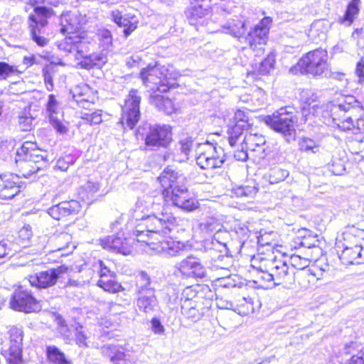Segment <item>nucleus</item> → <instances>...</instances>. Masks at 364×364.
Instances as JSON below:
<instances>
[{
	"mask_svg": "<svg viewBox=\"0 0 364 364\" xmlns=\"http://www.w3.org/2000/svg\"><path fill=\"white\" fill-rule=\"evenodd\" d=\"M364 112L358 105L355 97L346 96L342 102L331 109L334 124L342 131L362 130L364 129Z\"/></svg>",
	"mask_w": 364,
	"mask_h": 364,
	"instance_id": "1",
	"label": "nucleus"
},
{
	"mask_svg": "<svg viewBox=\"0 0 364 364\" xmlns=\"http://www.w3.org/2000/svg\"><path fill=\"white\" fill-rule=\"evenodd\" d=\"M320 147V141L318 139H312L309 137H301L299 141V149L301 151L316 154L318 152Z\"/></svg>",
	"mask_w": 364,
	"mask_h": 364,
	"instance_id": "36",
	"label": "nucleus"
},
{
	"mask_svg": "<svg viewBox=\"0 0 364 364\" xmlns=\"http://www.w3.org/2000/svg\"><path fill=\"white\" fill-rule=\"evenodd\" d=\"M138 240L139 241L140 239H138ZM141 241L146 242L156 252L164 254L168 257L178 255L182 250L181 242L174 240L172 237L166 240L159 241V242H155L154 241L149 242L144 239H141Z\"/></svg>",
	"mask_w": 364,
	"mask_h": 364,
	"instance_id": "23",
	"label": "nucleus"
},
{
	"mask_svg": "<svg viewBox=\"0 0 364 364\" xmlns=\"http://www.w3.org/2000/svg\"><path fill=\"white\" fill-rule=\"evenodd\" d=\"M274 64L275 56L274 54L270 53L259 63L258 73L262 75L269 74L274 69Z\"/></svg>",
	"mask_w": 364,
	"mask_h": 364,
	"instance_id": "44",
	"label": "nucleus"
},
{
	"mask_svg": "<svg viewBox=\"0 0 364 364\" xmlns=\"http://www.w3.org/2000/svg\"><path fill=\"white\" fill-rule=\"evenodd\" d=\"M276 237V233L274 232H264L263 234H260L258 237V242L262 245H272L274 243V237Z\"/></svg>",
	"mask_w": 364,
	"mask_h": 364,
	"instance_id": "55",
	"label": "nucleus"
},
{
	"mask_svg": "<svg viewBox=\"0 0 364 364\" xmlns=\"http://www.w3.org/2000/svg\"><path fill=\"white\" fill-rule=\"evenodd\" d=\"M140 77L143 85L149 91L165 92L174 87L175 82H171L168 78V69L163 65H149L141 69Z\"/></svg>",
	"mask_w": 364,
	"mask_h": 364,
	"instance_id": "4",
	"label": "nucleus"
},
{
	"mask_svg": "<svg viewBox=\"0 0 364 364\" xmlns=\"http://www.w3.org/2000/svg\"><path fill=\"white\" fill-rule=\"evenodd\" d=\"M173 223L169 217L161 213V217L155 215H149L143 217L140 223L136 226L134 235L136 237L143 235L145 232L149 237L146 240H158L159 237L169 233L173 229Z\"/></svg>",
	"mask_w": 364,
	"mask_h": 364,
	"instance_id": "3",
	"label": "nucleus"
},
{
	"mask_svg": "<svg viewBox=\"0 0 364 364\" xmlns=\"http://www.w3.org/2000/svg\"><path fill=\"white\" fill-rule=\"evenodd\" d=\"M151 331L155 333V334H163L164 332V326L162 325L161 322L160 321V320L157 318H153L151 321Z\"/></svg>",
	"mask_w": 364,
	"mask_h": 364,
	"instance_id": "62",
	"label": "nucleus"
},
{
	"mask_svg": "<svg viewBox=\"0 0 364 364\" xmlns=\"http://www.w3.org/2000/svg\"><path fill=\"white\" fill-rule=\"evenodd\" d=\"M58 49L65 55L75 53V58L82 56L88 48V43L82 34H67L63 40L56 43Z\"/></svg>",
	"mask_w": 364,
	"mask_h": 364,
	"instance_id": "18",
	"label": "nucleus"
},
{
	"mask_svg": "<svg viewBox=\"0 0 364 364\" xmlns=\"http://www.w3.org/2000/svg\"><path fill=\"white\" fill-rule=\"evenodd\" d=\"M265 122L272 129L285 136L287 141L294 137V115L287 110V107H282L272 115L267 116Z\"/></svg>",
	"mask_w": 364,
	"mask_h": 364,
	"instance_id": "8",
	"label": "nucleus"
},
{
	"mask_svg": "<svg viewBox=\"0 0 364 364\" xmlns=\"http://www.w3.org/2000/svg\"><path fill=\"white\" fill-rule=\"evenodd\" d=\"M176 178L174 172L171 170L164 171L158 177L159 183L164 188L159 200L163 199L167 203L171 202L173 205L182 208V189L179 186L173 187Z\"/></svg>",
	"mask_w": 364,
	"mask_h": 364,
	"instance_id": "13",
	"label": "nucleus"
},
{
	"mask_svg": "<svg viewBox=\"0 0 364 364\" xmlns=\"http://www.w3.org/2000/svg\"><path fill=\"white\" fill-rule=\"evenodd\" d=\"M100 190V183L97 181L89 178L86 183L82 185L78 190V196L82 201L90 203L94 195Z\"/></svg>",
	"mask_w": 364,
	"mask_h": 364,
	"instance_id": "29",
	"label": "nucleus"
},
{
	"mask_svg": "<svg viewBox=\"0 0 364 364\" xmlns=\"http://www.w3.org/2000/svg\"><path fill=\"white\" fill-rule=\"evenodd\" d=\"M290 262L294 268L304 271L309 266L310 261L299 255H292L290 257Z\"/></svg>",
	"mask_w": 364,
	"mask_h": 364,
	"instance_id": "48",
	"label": "nucleus"
},
{
	"mask_svg": "<svg viewBox=\"0 0 364 364\" xmlns=\"http://www.w3.org/2000/svg\"><path fill=\"white\" fill-rule=\"evenodd\" d=\"M330 171L334 175H342L345 171V166L341 160H333L329 166Z\"/></svg>",
	"mask_w": 364,
	"mask_h": 364,
	"instance_id": "57",
	"label": "nucleus"
},
{
	"mask_svg": "<svg viewBox=\"0 0 364 364\" xmlns=\"http://www.w3.org/2000/svg\"><path fill=\"white\" fill-rule=\"evenodd\" d=\"M355 73L359 77V82H364V58H362L357 63Z\"/></svg>",
	"mask_w": 364,
	"mask_h": 364,
	"instance_id": "64",
	"label": "nucleus"
},
{
	"mask_svg": "<svg viewBox=\"0 0 364 364\" xmlns=\"http://www.w3.org/2000/svg\"><path fill=\"white\" fill-rule=\"evenodd\" d=\"M354 351H355V343L353 342L346 344L343 349V353L346 355L353 354L348 364H364V347L355 354H353Z\"/></svg>",
	"mask_w": 364,
	"mask_h": 364,
	"instance_id": "33",
	"label": "nucleus"
},
{
	"mask_svg": "<svg viewBox=\"0 0 364 364\" xmlns=\"http://www.w3.org/2000/svg\"><path fill=\"white\" fill-rule=\"evenodd\" d=\"M112 18L116 24L124 28L123 33L126 38L137 28L138 20L135 16L122 15L119 10H114L112 11Z\"/></svg>",
	"mask_w": 364,
	"mask_h": 364,
	"instance_id": "27",
	"label": "nucleus"
},
{
	"mask_svg": "<svg viewBox=\"0 0 364 364\" xmlns=\"http://www.w3.org/2000/svg\"><path fill=\"white\" fill-rule=\"evenodd\" d=\"M186 310V316L187 319L192 322H196L201 317V314L197 308L196 301L186 300L183 301V310Z\"/></svg>",
	"mask_w": 364,
	"mask_h": 364,
	"instance_id": "37",
	"label": "nucleus"
},
{
	"mask_svg": "<svg viewBox=\"0 0 364 364\" xmlns=\"http://www.w3.org/2000/svg\"><path fill=\"white\" fill-rule=\"evenodd\" d=\"M11 243L9 241L0 242V259L7 257L11 253Z\"/></svg>",
	"mask_w": 364,
	"mask_h": 364,
	"instance_id": "61",
	"label": "nucleus"
},
{
	"mask_svg": "<svg viewBox=\"0 0 364 364\" xmlns=\"http://www.w3.org/2000/svg\"><path fill=\"white\" fill-rule=\"evenodd\" d=\"M183 274L188 277L202 278L205 275V268L200 263L198 259L188 257L183 261Z\"/></svg>",
	"mask_w": 364,
	"mask_h": 364,
	"instance_id": "31",
	"label": "nucleus"
},
{
	"mask_svg": "<svg viewBox=\"0 0 364 364\" xmlns=\"http://www.w3.org/2000/svg\"><path fill=\"white\" fill-rule=\"evenodd\" d=\"M81 208L80 203L75 200L63 201L48 209V214L55 220L78 213Z\"/></svg>",
	"mask_w": 364,
	"mask_h": 364,
	"instance_id": "25",
	"label": "nucleus"
},
{
	"mask_svg": "<svg viewBox=\"0 0 364 364\" xmlns=\"http://www.w3.org/2000/svg\"><path fill=\"white\" fill-rule=\"evenodd\" d=\"M272 19L269 17L263 18L245 37L250 48L255 53V55L263 53V46L266 44L267 35Z\"/></svg>",
	"mask_w": 364,
	"mask_h": 364,
	"instance_id": "14",
	"label": "nucleus"
},
{
	"mask_svg": "<svg viewBox=\"0 0 364 364\" xmlns=\"http://www.w3.org/2000/svg\"><path fill=\"white\" fill-rule=\"evenodd\" d=\"M83 18L77 11H68L60 18V32L63 34H82L80 33Z\"/></svg>",
	"mask_w": 364,
	"mask_h": 364,
	"instance_id": "21",
	"label": "nucleus"
},
{
	"mask_svg": "<svg viewBox=\"0 0 364 364\" xmlns=\"http://www.w3.org/2000/svg\"><path fill=\"white\" fill-rule=\"evenodd\" d=\"M349 232V228L344 233V248L339 255L342 263L348 265L352 264H360L363 258V239L355 237L350 240H346V234Z\"/></svg>",
	"mask_w": 364,
	"mask_h": 364,
	"instance_id": "15",
	"label": "nucleus"
},
{
	"mask_svg": "<svg viewBox=\"0 0 364 364\" xmlns=\"http://www.w3.org/2000/svg\"><path fill=\"white\" fill-rule=\"evenodd\" d=\"M46 355L48 360L53 364H73L71 360L65 357L64 353L55 346L46 347Z\"/></svg>",
	"mask_w": 364,
	"mask_h": 364,
	"instance_id": "32",
	"label": "nucleus"
},
{
	"mask_svg": "<svg viewBox=\"0 0 364 364\" xmlns=\"http://www.w3.org/2000/svg\"><path fill=\"white\" fill-rule=\"evenodd\" d=\"M100 244L105 250L124 255H129L132 252L129 240L123 236H107L100 240Z\"/></svg>",
	"mask_w": 364,
	"mask_h": 364,
	"instance_id": "22",
	"label": "nucleus"
},
{
	"mask_svg": "<svg viewBox=\"0 0 364 364\" xmlns=\"http://www.w3.org/2000/svg\"><path fill=\"white\" fill-rule=\"evenodd\" d=\"M82 118L89 122L91 125L99 124L102 122V111L97 110L93 112L82 114Z\"/></svg>",
	"mask_w": 364,
	"mask_h": 364,
	"instance_id": "49",
	"label": "nucleus"
},
{
	"mask_svg": "<svg viewBox=\"0 0 364 364\" xmlns=\"http://www.w3.org/2000/svg\"><path fill=\"white\" fill-rule=\"evenodd\" d=\"M41 151L37 149L36 143L31 141H25L21 147L17 151L18 156H23V160L32 161L36 155H38L37 152Z\"/></svg>",
	"mask_w": 364,
	"mask_h": 364,
	"instance_id": "35",
	"label": "nucleus"
},
{
	"mask_svg": "<svg viewBox=\"0 0 364 364\" xmlns=\"http://www.w3.org/2000/svg\"><path fill=\"white\" fill-rule=\"evenodd\" d=\"M141 97L139 95V90L132 89L124 100V105L122 107L120 122L124 128L127 127L132 129L139 122L141 117Z\"/></svg>",
	"mask_w": 364,
	"mask_h": 364,
	"instance_id": "10",
	"label": "nucleus"
},
{
	"mask_svg": "<svg viewBox=\"0 0 364 364\" xmlns=\"http://www.w3.org/2000/svg\"><path fill=\"white\" fill-rule=\"evenodd\" d=\"M360 11L358 6L348 4L345 14L341 19V23L346 26H350L357 18Z\"/></svg>",
	"mask_w": 364,
	"mask_h": 364,
	"instance_id": "41",
	"label": "nucleus"
},
{
	"mask_svg": "<svg viewBox=\"0 0 364 364\" xmlns=\"http://www.w3.org/2000/svg\"><path fill=\"white\" fill-rule=\"evenodd\" d=\"M136 285L139 294H144L143 291H148V290H153L149 288L150 279L148 274L144 272H141L136 277Z\"/></svg>",
	"mask_w": 364,
	"mask_h": 364,
	"instance_id": "43",
	"label": "nucleus"
},
{
	"mask_svg": "<svg viewBox=\"0 0 364 364\" xmlns=\"http://www.w3.org/2000/svg\"><path fill=\"white\" fill-rule=\"evenodd\" d=\"M71 92L74 101L79 107L88 110L92 109L97 97L93 90L87 85H78Z\"/></svg>",
	"mask_w": 364,
	"mask_h": 364,
	"instance_id": "26",
	"label": "nucleus"
},
{
	"mask_svg": "<svg viewBox=\"0 0 364 364\" xmlns=\"http://www.w3.org/2000/svg\"><path fill=\"white\" fill-rule=\"evenodd\" d=\"M363 239V258L362 262L364 263V230L358 229L354 226L349 227V232L346 234V240H350L353 236Z\"/></svg>",
	"mask_w": 364,
	"mask_h": 364,
	"instance_id": "54",
	"label": "nucleus"
},
{
	"mask_svg": "<svg viewBox=\"0 0 364 364\" xmlns=\"http://www.w3.org/2000/svg\"><path fill=\"white\" fill-rule=\"evenodd\" d=\"M52 70L53 68H50L49 67H46L43 69L44 82L48 91H51L53 89Z\"/></svg>",
	"mask_w": 364,
	"mask_h": 364,
	"instance_id": "53",
	"label": "nucleus"
},
{
	"mask_svg": "<svg viewBox=\"0 0 364 364\" xmlns=\"http://www.w3.org/2000/svg\"><path fill=\"white\" fill-rule=\"evenodd\" d=\"M235 149L233 156L234 158L240 161H245L249 156L248 151H250L247 149L245 148V146L242 142H238L237 146H232Z\"/></svg>",
	"mask_w": 364,
	"mask_h": 364,
	"instance_id": "47",
	"label": "nucleus"
},
{
	"mask_svg": "<svg viewBox=\"0 0 364 364\" xmlns=\"http://www.w3.org/2000/svg\"><path fill=\"white\" fill-rule=\"evenodd\" d=\"M301 72L314 77H327L329 74L328 53L322 48L308 52L298 62Z\"/></svg>",
	"mask_w": 364,
	"mask_h": 364,
	"instance_id": "5",
	"label": "nucleus"
},
{
	"mask_svg": "<svg viewBox=\"0 0 364 364\" xmlns=\"http://www.w3.org/2000/svg\"><path fill=\"white\" fill-rule=\"evenodd\" d=\"M136 306L139 311L146 314L154 311L157 306L154 290H148L144 294H140L136 300Z\"/></svg>",
	"mask_w": 364,
	"mask_h": 364,
	"instance_id": "30",
	"label": "nucleus"
},
{
	"mask_svg": "<svg viewBox=\"0 0 364 364\" xmlns=\"http://www.w3.org/2000/svg\"><path fill=\"white\" fill-rule=\"evenodd\" d=\"M34 14L28 16V28L32 40L39 46L44 47L48 40L42 36L43 29L48 24L47 18L50 16L51 9L46 6H36Z\"/></svg>",
	"mask_w": 364,
	"mask_h": 364,
	"instance_id": "9",
	"label": "nucleus"
},
{
	"mask_svg": "<svg viewBox=\"0 0 364 364\" xmlns=\"http://www.w3.org/2000/svg\"><path fill=\"white\" fill-rule=\"evenodd\" d=\"M257 269L261 272L260 278L272 282L275 285L292 289L295 282L294 272L289 270L287 262L282 257L269 256L260 259Z\"/></svg>",
	"mask_w": 364,
	"mask_h": 364,
	"instance_id": "2",
	"label": "nucleus"
},
{
	"mask_svg": "<svg viewBox=\"0 0 364 364\" xmlns=\"http://www.w3.org/2000/svg\"><path fill=\"white\" fill-rule=\"evenodd\" d=\"M311 274L308 269H305L299 274L298 283L301 289H307L315 284Z\"/></svg>",
	"mask_w": 364,
	"mask_h": 364,
	"instance_id": "45",
	"label": "nucleus"
},
{
	"mask_svg": "<svg viewBox=\"0 0 364 364\" xmlns=\"http://www.w3.org/2000/svg\"><path fill=\"white\" fill-rule=\"evenodd\" d=\"M46 110L49 115V121L53 127L60 134H65L68 132L67 127L57 117L58 111V102L53 95L48 96V101L46 105Z\"/></svg>",
	"mask_w": 364,
	"mask_h": 364,
	"instance_id": "28",
	"label": "nucleus"
},
{
	"mask_svg": "<svg viewBox=\"0 0 364 364\" xmlns=\"http://www.w3.org/2000/svg\"><path fill=\"white\" fill-rule=\"evenodd\" d=\"M167 100V97H165L164 95L153 94L150 96V103L155 106L159 110L162 107L163 104L165 103V100Z\"/></svg>",
	"mask_w": 364,
	"mask_h": 364,
	"instance_id": "58",
	"label": "nucleus"
},
{
	"mask_svg": "<svg viewBox=\"0 0 364 364\" xmlns=\"http://www.w3.org/2000/svg\"><path fill=\"white\" fill-rule=\"evenodd\" d=\"M68 270L69 268L65 265L48 269L29 276L28 281L32 287L48 289L55 286L58 282L62 284V279H64Z\"/></svg>",
	"mask_w": 364,
	"mask_h": 364,
	"instance_id": "12",
	"label": "nucleus"
},
{
	"mask_svg": "<svg viewBox=\"0 0 364 364\" xmlns=\"http://www.w3.org/2000/svg\"><path fill=\"white\" fill-rule=\"evenodd\" d=\"M98 36L101 46L103 48L109 49L112 44L111 32L108 30H102L100 31Z\"/></svg>",
	"mask_w": 364,
	"mask_h": 364,
	"instance_id": "51",
	"label": "nucleus"
},
{
	"mask_svg": "<svg viewBox=\"0 0 364 364\" xmlns=\"http://www.w3.org/2000/svg\"><path fill=\"white\" fill-rule=\"evenodd\" d=\"M34 118L28 113H23L18 117V126L23 132L29 131L33 125Z\"/></svg>",
	"mask_w": 364,
	"mask_h": 364,
	"instance_id": "46",
	"label": "nucleus"
},
{
	"mask_svg": "<svg viewBox=\"0 0 364 364\" xmlns=\"http://www.w3.org/2000/svg\"><path fill=\"white\" fill-rule=\"evenodd\" d=\"M88 50H89V48L87 50V53H85L82 56H78V57H79V59L80 58L82 59L80 63L81 67L83 68L90 70V69L92 68L94 66H95L96 65L95 64L93 60H92V58H90V56L88 55Z\"/></svg>",
	"mask_w": 364,
	"mask_h": 364,
	"instance_id": "59",
	"label": "nucleus"
},
{
	"mask_svg": "<svg viewBox=\"0 0 364 364\" xmlns=\"http://www.w3.org/2000/svg\"><path fill=\"white\" fill-rule=\"evenodd\" d=\"M73 162V157L70 155H67L63 158H60L55 164V168L60 171H66L70 164Z\"/></svg>",
	"mask_w": 364,
	"mask_h": 364,
	"instance_id": "56",
	"label": "nucleus"
},
{
	"mask_svg": "<svg viewBox=\"0 0 364 364\" xmlns=\"http://www.w3.org/2000/svg\"><path fill=\"white\" fill-rule=\"evenodd\" d=\"M245 127V124H236L232 128L228 141L231 146H237L238 142H242L250 152L255 153V156L259 159L265 156L266 139L262 134L252 132H240V127Z\"/></svg>",
	"mask_w": 364,
	"mask_h": 364,
	"instance_id": "6",
	"label": "nucleus"
},
{
	"mask_svg": "<svg viewBox=\"0 0 364 364\" xmlns=\"http://www.w3.org/2000/svg\"><path fill=\"white\" fill-rule=\"evenodd\" d=\"M194 157L197 164L203 169L220 167L225 161L222 147H218L216 144L208 141L198 145Z\"/></svg>",
	"mask_w": 364,
	"mask_h": 364,
	"instance_id": "7",
	"label": "nucleus"
},
{
	"mask_svg": "<svg viewBox=\"0 0 364 364\" xmlns=\"http://www.w3.org/2000/svg\"><path fill=\"white\" fill-rule=\"evenodd\" d=\"M97 285L105 291L110 293H117L121 291L122 286L111 277L102 278L97 282Z\"/></svg>",
	"mask_w": 364,
	"mask_h": 364,
	"instance_id": "40",
	"label": "nucleus"
},
{
	"mask_svg": "<svg viewBox=\"0 0 364 364\" xmlns=\"http://www.w3.org/2000/svg\"><path fill=\"white\" fill-rule=\"evenodd\" d=\"M10 346L8 349H3L2 354L9 364H19L22 358L23 331L13 326L9 331Z\"/></svg>",
	"mask_w": 364,
	"mask_h": 364,
	"instance_id": "16",
	"label": "nucleus"
},
{
	"mask_svg": "<svg viewBox=\"0 0 364 364\" xmlns=\"http://www.w3.org/2000/svg\"><path fill=\"white\" fill-rule=\"evenodd\" d=\"M102 353L113 364H138L137 356L132 351L114 345L104 346Z\"/></svg>",
	"mask_w": 364,
	"mask_h": 364,
	"instance_id": "19",
	"label": "nucleus"
},
{
	"mask_svg": "<svg viewBox=\"0 0 364 364\" xmlns=\"http://www.w3.org/2000/svg\"><path fill=\"white\" fill-rule=\"evenodd\" d=\"M301 101L303 104L301 121L304 123L309 122V124H311L313 118L318 116L322 110L318 97L314 91L304 90L301 92Z\"/></svg>",
	"mask_w": 364,
	"mask_h": 364,
	"instance_id": "17",
	"label": "nucleus"
},
{
	"mask_svg": "<svg viewBox=\"0 0 364 364\" xmlns=\"http://www.w3.org/2000/svg\"><path fill=\"white\" fill-rule=\"evenodd\" d=\"M289 176V171L279 166L270 168L267 178L270 183H277L284 181Z\"/></svg>",
	"mask_w": 364,
	"mask_h": 364,
	"instance_id": "38",
	"label": "nucleus"
},
{
	"mask_svg": "<svg viewBox=\"0 0 364 364\" xmlns=\"http://www.w3.org/2000/svg\"><path fill=\"white\" fill-rule=\"evenodd\" d=\"M20 178L15 174L0 176V199L13 198L21 188Z\"/></svg>",
	"mask_w": 364,
	"mask_h": 364,
	"instance_id": "24",
	"label": "nucleus"
},
{
	"mask_svg": "<svg viewBox=\"0 0 364 364\" xmlns=\"http://www.w3.org/2000/svg\"><path fill=\"white\" fill-rule=\"evenodd\" d=\"M171 139L169 128L166 126L155 125L150 127L145 139V144L151 150L160 146L166 147Z\"/></svg>",
	"mask_w": 364,
	"mask_h": 364,
	"instance_id": "20",
	"label": "nucleus"
},
{
	"mask_svg": "<svg viewBox=\"0 0 364 364\" xmlns=\"http://www.w3.org/2000/svg\"><path fill=\"white\" fill-rule=\"evenodd\" d=\"M176 109V108L175 103L171 99L167 97V100H165V103L163 104L160 111H162L167 114H170L173 113Z\"/></svg>",
	"mask_w": 364,
	"mask_h": 364,
	"instance_id": "63",
	"label": "nucleus"
},
{
	"mask_svg": "<svg viewBox=\"0 0 364 364\" xmlns=\"http://www.w3.org/2000/svg\"><path fill=\"white\" fill-rule=\"evenodd\" d=\"M75 341L76 343L80 347H87V336L83 331H82V327L80 329L77 328L75 333Z\"/></svg>",
	"mask_w": 364,
	"mask_h": 364,
	"instance_id": "60",
	"label": "nucleus"
},
{
	"mask_svg": "<svg viewBox=\"0 0 364 364\" xmlns=\"http://www.w3.org/2000/svg\"><path fill=\"white\" fill-rule=\"evenodd\" d=\"M237 310L238 314L246 316L255 312L253 301L250 297H242L237 300Z\"/></svg>",
	"mask_w": 364,
	"mask_h": 364,
	"instance_id": "39",
	"label": "nucleus"
},
{
	"mask_svg": "<svg viewBox=\"0 0 364 364\" xmlns=\"http://www.w3.org/2000/svg\"><path fill=\"white\" fill-rule=\"evenodd\" d=\"M71 241V236L67 232H60L52 239L55 249L53 251H59L68 247Z\"/></svg>",
	"mask_w": 364,
	"mask_h": 364,
	"instance_id": "42",
	"label": "nucleus"
},
{
	"mask_svg": "<svg viewBox=\"0 0 364 364\" xmlns=\"http://www.w3.org/2000/svg\"><path fill=\"white\" fill-rule=\"evenodd\" d=\"M9 305L11 309L26 314L38 312L41 309L40 301L32 294V292L23 287H19L11 294Z\"/></svg>",
	"mask_w": 364,
	"mask_h": 364,
	"instance_id": "11",
	"label": "nucleus"
},
{
	"mask_svg": "<svg viewBox=\"0 0 364 364\" xmlns=\"http://www.w3.org/2000/svg\"><path fill=\"white\" fill-rule=\"evenodd\" d=\"M205 226V228H207V230L208 231H210V232L217 231V233L214 235L213 239L217 242V243L220 246H223V247H225V243L220 242L218 240V238H219L220 225L218 223H216L213 219H210V221H207Z\"/></svg>",
	"mask_w": 364,
	"mask_h": 364,
	"instance_id": "52",
	"label": "nucleus"
},
{
	"mask_svg": "<svg viewBox=\"0 0 364 364\" xmlns=\"http://www.w3.org/2000/svg\"><path fill=\"white\" fill-rule=\"evenodd\" d=\"M224 32L232 35L235 38H240L245 33V22L237 21V22H228L223 26Z\"/></svg>",
	"mask_w": 364,
	"mask_h": 364,
	"instance_id": "34",
	"label": "nucleus"
},
{
	"mask_svg": "<svg viewBox=\"0 0 364 364\" xmlns=\"http://www.w3.org/2000/svg\"><path fill=\"white\" fill-rule=\"evenodd\" d=\"M18 73L16 66L10 65L5 62H0V79H6L9 76Z\"/></svg>",
	"mask_w": 364,
	"mask_h": 364,
	"instance_id": "50",
	"label": "nucleus"
}]
</instances>
